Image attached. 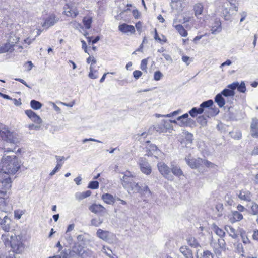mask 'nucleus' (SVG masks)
Segmentation results:
<instances>
[{
    "label": "nucleus",
    "mask_w": 258,
    "mask_h": 258,
    "mask_svg": "<svg viewBox=\"0 0 258 258\" xmlns=\"http://www.w3.org/2000/svg\"><path fill=\"white\" fill-rule=\"evenodd\" d=\"M4 155L1 162L2 168L0 169V182L2 184H4L6 189H10L12 181L10 176L15 174L19 170L21 167V162L14 155L15 148H4Z\"/></svg>",
    "instance_id": "nucleus-1"
},
{
    "label": "nucleus",
    "mask_w": 258,
    "mask_h": 258,
    "mask_svg": "<svg viewBox=\"0 0 258 258\" xmlns=\"http://www.w3.org/2000/svg\"><path fill=\"white\" fill-rule=\"evenodd\" d=\"M13 234H3L2 240L6 247L10 246L14 253L20 254L24 251L25 245L20 232L14 230Z\"/></svg>",
    "instance_id": "nucleus-2"
},
{
    "label": "nucleus",
    "mask_w": 258,
    "mask_h": 258,
    "mask_svg": "<svg viewBox=\"0 0 258 258\" xmlns=\"http://www.w3.org/2000/svg\"><path fill=\"white\" fill-rule=\"evenodd\" d=\"M229 3L223 5L220 8L221 16L225 20H230L231 16L238 11V0H228Z\"/></svg>",
    "instance_id": "nucleus-3"
},
{
    "label": "nucleus",
    "mask_w": 258,
    "mask_h": 258,
    "mask_svg": "<svg viewBox=\"0 0 258 258\" xmlns=\"http://www.w3.org/2000/svg\"><path fill=\"white\" fill-rule=\"evenodd\" d=\"M0 136L4 141L12 144H16L20 141L18 135L7 128L4 127L0 130Z\"/></svg>",
    "instance_id": "nucleus-4"
},
{
    "label": "nucleus",
    "mask_w": 258,
    "mask_h": 258,
    "mask_svg": "<svg viewBox=\"0 0 258 258\" xmlns=\"http://www.w3.org/2000/svg\"><path fill=\"white\" fill-rule=\"evenodd\" d=\"M2 190H0V211L6 213L10 210L7 198L8 197V192L10 189H6L4 184H2Z\"/></svg>",
    "instance_id": "nucleus-5"
},
{
    "label": "nucleus",
    "mask_w": 258,
    "mask_h": 258,
    "mask_svg": "<svg viewBox=\"0 0 258 258\" xmlns=\"http://www.w3.org/2000/svg\"><path fill=\"white\" fill-rule=\"evenodd\" d=\"M210 245L213 248L214 253L216 255H220L221 251L226 249V243L223 239H218L217 242L213 238L210 242Z\"/></svg>",
    "instance_id": "nucleus-6"
},
{
    "label": "nucleus",
    "mask_w": 258,
    "mask_h": 258,
    "mask_svg": "<svg viewBox=\"0 0 258 258\" xmlns=\"http://www.w3.org/2000/svg\"><path fill=\"white\" fill-rule=\"evenodd\" d=\"M122 174L123 176L122 177H120L121 184L124 188H127L128 187V185L131 184L134 181L133 178L135 177V175L129 171H126L122 173Z\"/></svg>",
    "instance_id": "nucleus-7"
},
{
    "label": "nucleus",
    "mask_w": 258,
    "mask_h": 258,
    "mask_svg": "<svg viewBox=\"0 0 258 258\" xmlns=\"http://www.w3.org/2000/svg\"><path fill=\"white\" fill-rule=\"evenodd\" d=\"M157 166L159 172L165 178L169 180L173 179V176L170 173V168L164 163L159 162Z\"/></svg>",
    "instance_id": "nucleus-8"
},
{
    "label": "nucleus",
    "mask_w": 258,
    "mask_h": 258,
    "mask_svg": "<svg viewBox=\"0 0 258 258\" xmlns=\"http://www.w3.org/2000/svg\"><path fill=\"white\" fill-rule=\"evenodd\" d=\"M186 163L192 169H197L203 165V159L200 158H191L189 155L185 158Z\"/></svg>",
    "instance_id": "nucleus-9"
},
{
    "label": "nucleus",
    "mask_w": 258,
    "mask_h": 258,
    "mask_svg": "<svg viewBox=\"0 0 258 258\" xmlns=\"http://www.w3.org/2000/svg\"><path fill=\"white\" fill-rule=\"evenodd\" d=\"M63 14L68 17L75 18L79 14L76 7L72 4H66L63 7Z\"/></svg>",
    "instance_id": "nucleus-10"
},
{
    "label": "nucleus",
    "mask_w": 258,
    "mask_h": 258,
    "mask_svg": "<svg viewBox=\"0 0 258 258\" xmlns=\"http://www.w3.org/2000/svg\"><path fill=\"white\" fill-rule=\"evenodd\" d=\"M139 164L142 173L146 175H149L151 173V167L146 159L140 158L139 160Z\"/></svg>",
    "instance_id": "nucleus-11"
},
{
    "label": "nucleus",
    "mask_w": 258,
    "mask_h": 258,
    "mask_svg": "<svg viewBox=\"0 0 258 258\" xmlns=\"http://www.w3.org/2000/svg\"><path fill=\"white\" fill-rule=\"evenodd\" d=\"M170 123H173L175 124H178L177 121L175 120H162L160 125H156L155 127V129L159 132H164L166 131V130L169 128L170 127Z\"/></svg>",
    "instance_id": "nucleus-12"
},
{
    "label": "nucleus",
    "mask_w": 258,
    "mask_h": 258,
    "mask_svg": "<svg viewBox=\"0 0 258 258\" xmlns=\"http://www.w3.org/2000/svg\"><path fill=\"white\" fill-rule=\"evenodd\" d=\"M58 20L59 18L56 17L54 15H51L45 19L42 26L47 29L50 27L53 26L58 21Z\"/></svg>",
    "instance_id": "nucleus-13"
},
{
    "label": "nucleus",
    "mask_w": 258,
    "mask_h": 258,
    "mask_svg": "<svg viewBox=\"0 0 258 258\" xmlns=\"http://www.w3.org/2000/svg\"><path fill=\"white\" fill-rule=\"evenodd\" d=\"M11 220L7 215H5L3 219L0 217V226L6 232H9L10 230Z\"/></svg>",
    "instance_id": "nucleus-14"
},
{
    "label": "nucleus",
    "mask_w": 258,
    "mask_h": 258,
    "mask_svg": "<svg viewBox=\"0 0 258 258\" xmlns=\"http://www.w3.org/2000/svg\"><path fill=\"white\" fill-rule=\"evenodd\" d=\"M25 112L27 116L35 123L40 124L42 122L41 118L32 110H26L25 111Z\"/></svg>",
    "instance_id": "nucleus-15"
},
{
    "label": "nucleus",
    "mask_w": 258,
    "mask_h": 258,
    "mask_svg": "<svg viewBox=\"0 0 258 258\" xmlns=\"http://www.w3.org/2000/svg\"><path fill=\"white\" fill-rule=\"evenodd\" d=\"M97 236L100 239L108 242H110V237L112 234L108 231H104L99 229L96 232Z\"/></svg>",
    "instance_id": "nucleus-16"
},
{
    "label": "nucleus",
    "mask_w": 258,
    "mask_h": 258,
    "mask_svg": "<svg viewBox=\"0 0 258 258\" xmlns=\"http://www.w3.org/2000/svg\"><path fill=\"white\" fill-rule=\"evenodd\" d=\"M13 40H15V43H16L18 41V38L16 37V39H13ZM14 45V42H11L9 40L7 43L5 44V45L0 47V53H5L8 51H12L13 50V48Z\"/></svg>",
    "instance_id": "nucleus-17"
},
{
    "label": "nucleus",
    "mask_w": 258,
    "mask_h": 258,
    "mask_svg": "<svg viewBox=\"0 0 258 258\" xmlns=\"http://www.w3.org/2000/svg\"><path fill=\"white\" fill-rule=\"evenodd\" d=\"M83 250V247L81 244L78 242L75 243L72 250L70 251L69 254L70 256H73V253H75L78 256H79Z\"/></svg>",
    "instance_id": "nucleus-18"
},
{
    "label": "nucleus",
    "mask_w": 258,
    "mask_h": 258,
    "mask_svg": "<svg viewBox=\"0 0 258 258\" xmlns=\"http://www.w3.org/2000/svg\"><path fill=\"white\" fill-rule=\"evenodd\" d=\"M138 193L144 195L146 197H149L151 196V191L149 187L146 184L140 183L139 185V190Z\"/></svg>",
    "instance_id": "nucleus-19"
},
{
    "label": "nucleus",
    "mask_w": 258,
    "mask_h": 258,
    "mask_svg": "<svg viewBox=\"0 0 258 258\" xmlns=\"http://www.w3.org/2000/svg\"><path fill=\"white\" fill-rule=\"evenodd\" d=\"M119 31L123 33L130 32L133 33L135 32V28L132 25H129L126 24H122L118 27Z\"/></svg>",
    "instance_id": "nucleus-20"
},
{
    "label": "nucleus",
    "mask_w": 258,
    "mask_h": 258,
    "mask_svg": "<svg viewBox=\"0 0 258 258\" xmlns=\"http://www.w3.org/2000/svg\"><path fill=\"white\" fill-rule=\"evenodd\" d=\"M238 196L239 199L245 201H250L251 200V193L246 190H242L239 191L238 194Z\"/></svg>",
    "instance_id": "nucleus-21"
},
{
    "label": "nucleus",
    "mask_w": 258,
    "mask_h": 258,
    "mask_svg": "<svg viewBox=\"0 0 258 258\" xmlns=\"http://www.w3.org/2000/svg\"><path fill=\"white\" fill-rule=\"evenodd\" d=\"M179 251L185 258H194L192 250L186 246H181Z\"/></svg>",
    "instance_id": "nucleus-22"
},
{
    "label": "nucleus",
    "mask_w": 258,
    "mask_h": 258,
    "mask_svg": "<svg viewBox=\"0 0 258 258\" xmlns=\"http://www.w3.org/2000/svg\"><path fill=\"white\" fill-rule=\"evenodd\" d=\"M250 133L252 137H257L258 136V121L256 119H253L251 124Z\"/></svg>",
    "instance_id": "nucleus-23"
},
{
    "label": "nucleus",
    "mask_w": 258,
    "mask_h": 258,
    "mask_svg": "<svg viewBox=\"0 0 258 258\" xmlns=\"http://www.w3.org/2000/svg\"><path fill=\"white\" fill-rule=\"evenodd\" d=\"M204 112L205 116L207 117H210L216 115L219 112V110L215 107H211L210 108L205 109Z\"/></svg>",
    "instance_id": "nucleus-24"
},
{
    "label": "nucleus",
    "mask_w": 258,
    "mask_h": 258,
    "mask_svg": "<svg viewBox=\"0 0 258 258\" xmlns=\"http://www.w3.org/2000/svg\"><path fill=\"white\" fill-rule=\"evenodd\" d=\"M89 210L93 213H97L103 212L105 208L100 204H93L89 207Z\"/></svg>",
    "instance_id": "nucleus-25"
},
{
    "label": "nucleus",
    "mask_w": 258,
    "mask_h": 258,
    "mask_svg": "<svg viewBox=\"0 0 258 258\" xmlns=\"http://www.w3.org/2000/svg\"><path fill=\"white\" fill-rule=\"evenodd\" d=\"M243 219V215L239 212L235 211L232 212V214L230 217V221L231 223H234L239 221Z\"/></svg>",
    "instance_id": "nucleus-26"
},
{
    "label": "nucleus",
    "mask_w": 258,
    "mask_h": 258,
    "mask_svg": "<svg viewBox=\"0 0 258 258\" xmlns=\"http://www.w3.org/2000/svg\"><path fill=\"white\" fill-rule=\"evenodd\" d=\"M102 199L107 204L112 205L115 202L116 199L112 195L109 194H103L102 196Z\"/></svg>",
    "instance_id": "nucleus-27"
},
{
    "label": "nucleus",
    "mask_w": 258,
    "mask_h": 258,
    "mask_svg": "<svg viewBox=\"0 0 258 258\" xmlns=\"http://www.w3.org/2000/svg\"><path fill=\"white\" fill-rule=\"evenodd\" d=\"M222 30L221 22L219 21H216L214 25L211 27V31L213 34H216L221 32Z\"/></svg>",
    "instance_id": "nucleus-28"
},
{
    "label": "nucleus",
    "mask_w": 258,
    "mask_h": 258,
    "mask_svg": "<svg viewBox=\"0 0 258 258\" xmlns=\"http://www.w3.org/2000/svg\"><path fill=\"white\" fill-rule=\"evenodd\" d=\"M186 240L188 244L191 247L194 248L201 247L200 244L195 237H189L187 238Z\"/></svg>",
    "instance_id": "nucleus-29"
},
{
    "label": "nucleus",
    "mask_w": 258,
    "mask_h": 258,
    "mask_svg": "<svg viewBox=\"0 0 258 258\" xmlns=\"http://www.w3.org/2000/svg\"><path fill=\"white\" fill-rule=\"evenodd\" d=\"M215 102L217 103L218 106L220 108L223 107L225 104V100L220 93L218 94L215 96Z\"/></svg>",
    "instance_id": "nucleus-30"
},
{
    "label": "nucleus",
    "mask_w": 258,
    "mask_h": 258,
    "mask_svg": "<svg viewBox=\"0 0 258 258\" xmlns=\"http://www.w3.org/2000/svg\"><path fill=\"white\" fill-rule=\"evenodd\" d=\"M213 104V101L212 100H208L207 101L203 102L200 104V108H202L203 113H204L205 109L210 108L212 107V106Z\"/></svg>",
    "instance_id": "nucleus-31"
},
{
    "label": "nucleus",
    "mask_w": 258,
    "mask_h": 258,
    "mask_svg": "<svg viewBox=\"0 0 258 258\" xmlns=\"http://www.w3.org/2000/svg\"><path fill=\"white\" fill-rule=\"evenodd\" d=\"M91 194V191L90 190H87L85 192H77L76 194V198L79 200H83L86 198L89 197Z\"/></svg>",
    "instance_id": "nucleus-32"
},
{
    "label": "nucleus",
    "mask_w": 258,
    "mask_h": 258,
    "mask_svg": "<svg viewBox=\"0 0 258 258\" xmlns=\"http://www.w3.org/2000/svg\"><path fill=\"white\" fill-rule=\"evenodd\" d=\"M139 183H136L134 181L131 184L128 185V187L126 189H128V191H131L135 193H137L139 190Z\"/></svg>",
    "instance_id": "nucleus-33"
},
{
    "label": "nucleus",
    "mask_w": 258,
    "mask_h": 258,
    "mask_svg": "<svg viewBox=\"0 0 258 258\" xmlns=\"http://www.w3.org/2000/svg\"><path fill=\"white\" fill-rule=\"evenodd\" d=\"M175 28L178 31V32L183 37H186L187 35V32L184 29L183 26L180 24L175 25L174 26Z\"/></svg>",
    "instance_id": "nucleus-34"
},
{
    "label": "nucleus",
    "mask_w": 258,
    "mask_h": 258,
    "mask_svg": "<svg viewBox=\"0 0 258 258\" xmlns=\"http://www.w3.org/2000/svg\"><path fill=\"white\" fill-rule=\"evenodd\" d=\"M203 11V6L201 3H198L194 6L195 16L197 17L202 14Z\"/></svg>",
    "instance_id": "nucleus-35"
},
{
    "label": "nucleus",
    "mask_w": 258,
    "mask_h": 258,
    "mask_svg": "<svg viewBox=\"0 0 258 258\" xmlns=\"http://www.w3.org/2000/svg\"><path fill=\"white\" fill-rule=\"evenodd\" d=\"M197 258H214L213 254L209 250H205L203 252V254L199 255L197 252Z\"/></svg>",
    "instance_id": "nucleus-36"
},
{
    "label": "nucleus",
    "mask_w": 258,
    "mask_h": 258,
    "mask_svg": "<svg viewBox=\"0 0 258 258\" xmlns=\"http://www.w3.org/2000/svg\"><path fill=\"white\" fill-rule=\"evenodd\" d=\"M171 171L176 176L180 177L183 175V172L180 167L177 166L173 165L171 167Z\"/></svg>",
    "instance_id": "nucleus-37"
},
{
    "label": "nucleus",
    "mask_w": 258,
    "mask_h": 258,
    "mask_svg": "<svg viewBox=\"0 0 258 258\" xmlns=\"http://www.w3.org/2000/svg\"><path fill=\"white\" fill-rule=\"evenodd\" d=\"M212 229L213 231L220 237H222L225 236V233L224 231L222 229L219 228L216 225H213Z\"/></svg>",
    "instance_id": "nucleus-38"
},
{
    "label": "nucleus",
    "mask_w": 258,
    "mask_h": 258,
    "mask_svg": "<svg viewBox=\"0 0 258 258\" xmlns=\"http://www.w3.org/2000/svg\"><path fill=\"white\" fill-rule=\"evenodd\" d=\"M178 125L180 126H188L189 124H194V121L191 118L186 119H182L180 121H178Z\"/></svg>",
    "instance_id": "nucleus-39"
},
{
    "label": "nucleus",
    "mask_w": 258,
    "mask_h": 258,
    "mask_svg": "<svg viewBox=\"0 0 258 258\" xmlns=\"http://www.w3.org/2000/svg\"><path fill=\"white\" fill-rule=\"evenodd\" d=\"M189 113L192 117H195L197 115V114H201L203 113V110H202V108L194 107L189 111Z\"/></svg>",
    "instance_id": "nucleus-40"
},
{
    "label": "nucleus",
    "mask_w": 258,
    "mask_h": 258,
    "mask_svg": "<svg viewBox=\"0 0 258 258\" xmlns=\"http://www.w3.org/2000/svg\"><path fill=\"white\" fill-rule=\"evenodd\" d=\"M222 95L225 97H233L235 95V92L233 90H230L229 89H224L221 93Z\"/></svg>",
    "instance_id": "nucleus-41"
},
{
    "label": "nucleus",
    "mask_w": 258,
    "mask_h": 258,
    "mask_svg": "<svg viewBox=\"0 0 258 258\" xmlns=\"http://www.w3.org/2000/svg\"><path fill=\"white\" fill-rule=\"evenodd\" d=\"M30 106L33 109L35 110H38L41 108L42 105L39 101H36L35 100H32L30 102Z\"/></svg>",
    "instance_id": "nucleus-42"
},
{
    "label": "nucleus",
    "mask_w": 258,
    "mask_h": 258,
    "mask_svg": "<svg viewBox=\"0 0 258 258\" xmlns=\"http://www.w3.org/2000/svg\"><path fill=\"white\" fill-rule=\"evenodd\" d=\"M84 25L86 29H89L91 27L92 23L91 17H84L83 20Z\"/></svg>",
    "instance_id": "nucleus-43"
},
{
    "label": "nucleus",
    "mask_w": 258,
    "mask_h": 258,
    "mask_svg": "<svg viewBox=\"0 0 258 258\" xmlns=\"http://www.w3.org/2000/svg\"><path fill=\"white\" fill-rule=\"evenodd\" d=\"M81 258H91L92 252L89 249L83 250V252L79 255Z\"/></svg>",
    "instance_id": "nucleus-44"
},
{
    "label": "nucleus",
    "mask_w": 258,
    "mask_h": 258,
    "mask_svg": "<svg viewBox=\"0 0 258 258\" xmlns=\"http://www.w3.org/2000/svg\"><path fill=\"white\" fill-rule=\"evenodd\" d=\"M225 230L233 238H235L236 237V235L235 234V230L233 227L230 226H227L225 227Z\"/></svg>",
    "instance_id": "nucleus-45"
},
{
    "label": "nucleus",
    "mask_w": 258,
    "mask_h": 258,
    "mask_svg": "<svg viewBox=\"0 0 258 258\" xmlns=\"http://www.w3.org/2000/svg\"><path fill=\"white\" fill-rule=\"evenodd\" d=\"M97 72V71L95 70L92 66V65L90 66V72L89 73V77L93 79H96L98 78V76L97 75H95V73Z\"/></svg>",
    "instance_id": "nucleus-46"
},
{
    "label": "nucleus",
    "mask_w": 258,
    "mask_h": 258,
    "mask_svg": "<svg viewBox=\"0 0 258 258\" xmlns=\"http://www.w3.org/2000/svg\"><path fill=\"white\" fill-rule=\"evenodd\" d=\"M103 222V220L100 219H92L91 221V225L96 227L99 226Z\"/></svg>",
    "instance_id": "nucleus-47"
},
{
    "label": "nucleus",
    "mask_w": 258,
    "mask_h": 258,
    "mask_svg": "<svg viewBox=\"0 0 258 258\" xmlns=\"http://www.w3.org/2000/svg\"><path fill=\"white\" fill-rule=\"evenodd\" d=\"M99 187V182L97 181H93L90 182V183L88 184V188L92 189H97Z\"/></svg>",
    "instance_id": "nucleus-48"
},
{
    "label": "nucleus",
    "mask_w": 258,
    "mask_h": 258,
    "mask_svg": "<svg viewBox=\"0 0 258 258\" xmlns=\"http://www.w3.org/2000/svg\"><path fill=\"white\" fill-rule=\"evenodd\" d=\"M237 90L241 93H244L246 91V86L244 82H241L240 84L238 82Z\"/></svg>",
    "instance_id": "nucleus-49"
},
{
    "label": "nucleus",
    "mask_w": 258,
    "mask_h": 258,
    "mask_svg": "<svg viewBox=\"0 0 258 258\" xmlns=\"http://www.w3.org/2000/svg\"><path fill=\"white\" fill-rule=\"evenodd\" d=\"M203 164L205 165L207 167L215 168L217 166L216 165L208 160L203 159Z\"/></svg>",
    "instance_id": "nucleus-50"
},
{
    "label": "nucleus",
    "mask_w": 258,
    "mask_h": 258,
    "mask_svg": "<svg viewBox=\"0 0 258 258\" xmlns=\"http://www.w3.org/2000/svg\"><path fill=\"white\" fill-rule=\"evenodd\" d=\"M251 212L253 215L258 214V205L254 203L251 206Z\"/></svg>",
    "instance_id": "nucleus-51"
},
{
    "label": "nucleus",
    "mask_w": 258,
    "mask_h": 258,
    "mask_svg": "<svg viewBox=\"0 0 258 258\" xmlns=\"http://www.w3.org/2000/svg\"><path fill=\"white\" fill-rule=\"evenodd\" d=\"M162 77H163V74H162V73L160 71H157L154 73V79L155 80L159 81L161 79V78Z\"/></svg>",
    "instance_id": "nucleus-52"
},
{
    "label": "nucleus",
    "mask_w": 258,
    "mask_h": 258,
    "mask_svg": "<svg viewBox=\"0 0 258 258\" xmlns=\"http://www.w3.org/2000/svg\"><path fill=\"white\" fill-rule=\"evenodd\" d=\"M147 59H144L141 61L140 68L143 71L147 72Z\"/></svg>",
    "instance_id": "nucleus-53"
},
{
    "label": "nucleus",
    "mask_w": 258,
    "mask_h": 258,
    "mask_svg": "<svg viewBox=\"0 0 258 258\" xmlns=\"http://www.w3.org/2000/svg\"><path fill=\"white\" fill-rule=\"evenodd\" d=\"M62 166V164H57L54 169L50 172V175L53 176V175H54L57 172V171L60 168H61Z\"/></svg>",
    "instance_id": "nucleus-54"
},
{
    "label": "nucleus",
    "mask_w": 258,
    "mask_h": 258,
    "mask_svg": "<svg viewBox=\"0 0 258 258\" xmlns=\"http://www.w3.org/2000/svg\"><path fill=\"white\" fill-rule=\"evenodd\" d=\"M102 251L105 253H106V254L108 255L109 257H111L112 252L111 250L108 247L103 246Z\"/></svg>",
    "instance_id": "nucleus-55"
},
{
    "label": "nucleus",
    "mask_w": 258,
    "mask_h": 258,
    "mask_svg": "<svg viewBox=\"0 0 258 258\" xmlns=\"http://www.w3.org/2000/svg\"><path fill=\"white\" fill-rule=\"evenodd\" d=\"M182 60L188 66L189 64L190 61H192V58L187 56H183L182 57Z\"/></svg>",
    "instance_id": "nucleus-56"
},
{
    "label": "nucleus",
    "mask_w": 258,
    "mask_h": 258,
    "mask_svg": "<svg viewBox=\"0 0 258 258\" xmlns=\"http://www.w3.org/2000/svg\"><path fill=\"white\" fill-rule=\"evenodd\" d=\"M142 75V73L140 71L136 70L133 72L134 77L136 79H138Z\"/></svg>",
    "instance_id": "nucleus-57"
},
{
    "label": "nucleus",
    "mask_w": 258,
    "mask_h": 258,
    "mask_svg": "<svg viewBox=\"0 0 258 258\" xmlns=\"http://www.w3.org/2000/svg\"><path fill=\"white\" fill-rule=\"evenodd\" d=\"M237 87H238V82H233V83H232L228 86V88L230 90H233V91H234V90L235 89H236Z\"/></svg>",
    "instance_id": "nucleus-58"
},
{
    "label": "nucleus",
    "mask_w": 258,
    "mask_h": 258,
    "mask_svg": "<svg viewBox=\"0 0 258 258\" xmlns=\"http://www.w3.org/2000/svg\"><path fill=\"white\" fill-rule=\"evenodd\" d=\"M69 24L71 25L72 27H73L74 28H75L76 29H78L79 26H80V24L75 21L70 22L69 23Z\"/></svg>",
    "instance_id": "nucleus-59"
},
{
    "label": "nucleus",
    "mask_w": 258,
    "mask_h": 258,
    "mask_svg": "<svg viewBox=\"0 0 258 258\" xmlns=\"http://www.w3.org/2000/svg\"><path fill=\"white\" fill-rule=\"evenodd\" d=\"M88 63H90L91 62V64H95L96 63V60L93 56H89L86 60Z\"/></svg>",
    "instance_id": "nucleus-60"
},
{
    "label": "nucleus",
    "mask_w": 258,
    "mask_h": 258,
    "mask_svg": "<svg viewBox=\"0 0 258 258\" xmlns=\"http://www.w3.org/2000/svg\"><path fill=\"white\" fill-rule=\"evenodd\" d=\"M180 112H181L180 110H178L175 111L171 113L170 114L165 115L164 116L165 117H171L172 116H173L174 115H176L178 114Z\"/></svg>",
    "instance_id": "nucleus-61"
},
{
    "label": "nucleus",
    "mask_w": 258,
    "mask_h": 258,
    "mask_svg": "<svg viewBox=\"0 0 258 258\" xmlns=\"http://www.w3.org/2000/svg\"><path fill=\"white\" fill-rule=\"evenodd\" d=\"M185 139L187 142L186 144H191L193 140L192 135L191 134H188Z\"/></svg>",
    "instance_id": "nucleus-62"
},
{
    "label": "nucleus",
    "mask_w": 258,
    "mask_h": 258,
    "mask_svg": "<svg viewBox=\"0 0 258 258\" xmlns=\"http://www.w3.org/2000/svg\"><path fill=\"white\" fill-rule=\"evenodd\" d=\"M60 255L61 258H68L69 254L67 250H64L60 252Z\"/></svg>",
    "instance_id": "nucleus-63"
},
{
    "label": "nucleus",
    "mask_w": 258,
    "mask_h": 258,
    "mask_svg": "<svg viewBox=\"0 0 258 258\" xmlns=\"http://www.w3.org/2000/svg\"><path fill=\"white\" fill-rule=\"evenodd\" d=\"M0 258H15L14 254H9L8 255L1 254Z\"/></svg>",
    "instance_id": "nucleus-64"
}]
</instances>
